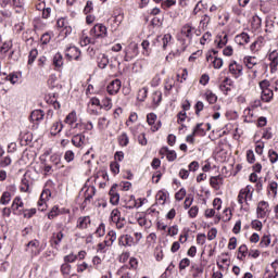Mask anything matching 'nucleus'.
Wrapping results in <instances>:
<instances>
[{
	"instance_id": "4c0bfd02",
	"label": "nucleus",
	"mask_w": 278,
	"mask_h": 278,
	"mask_svg": "<svg viewBox=\"0 0 278 278\" xmlns=\"http://www.w3.org/2000/svg\"><path fill=\"white\" fill-rule=\"evenodd\" d=\"M10 164H12V157H10V155L4 156L0 161V168H8Z\"/></svg>"
},
{
	"instance_id": "2eb2a0df",
	"label": "nucleus",
	"mask_w": 278,
	"mask_h": 278,
	"mask_svg": "<svg viewBox=\"0 0 278 278\" xmlns=\"http://www.w3.org/2000/svg\"><path fill=\"white\" fill-rule=\"evenodd\" d=\"M45 118V111L42 110H35L30 113V122L31 123H40Z\"/></svg>"
},
{
	"instance_id": "20e7f679",
	"label": "nucleus",
	"mask_w": 278,
	"mask_h": 278,
	"mask_svg": "<svg viewBox=\"0 0 278 278\" xmlns=\"http://www.w3.org/2000/svg\"><path fill=\"white\" fill-rule=\"evenodd\" d=\"M79 55H81V50L75 46H70L65 49V58L70 62L73 60L77 62L79 60Z\"/></svg>"
},
{
	"instance_id": "c9c22d12",
	"label": "nucleus",
	"mask_w": 278,
	"mask_h": 278,
	"mask_svg": "<svg viewBox=\"0 0 278 278\" xmlns=\"http://www.w3.org/2000/svg\"><path fill=\"white\" fill-rule=\"evenodd\" d=\"M156 201L157 203H160L161 205H164V203H166V192L160 190L156 193Z\"/></svg>"
},
{
	"instance_id": "a878e982",
	"label": "nucleus",
	"mask_w": 278,
	"mask_h": 278,
	"mask_svg": "<svg viewBox=\"0 0 278 278\" xmlns=\"http://www.w3.org/2000/svg\"><path fill=\"white\" fill-rule=\"evenodd\" d=\"M256 58L255 56H244L243 62L247 66V68L251 70L253 68V66L257 65V61H255Z\"/></svg>"
},
{
	"instance_id": "c756f323",
	"label": "nucleus",
	"mask_w": 278,
	"mask_h": 278,
	"mask_svg": "<svg viewBox=\"0 0 278 278\" xmlns=\"http://www.w3.org/2000/svg\"><path fill=\"white\" fill-rule=\"evenodd\" d=\"M163 151H165L168 162H175L177 160V152H175L174 150H168V148H164Z\"/></svg>"
},
{
	"instance_id": "6e6552de",
	"label": "nucleus",
	"mask_w": 278,
	"mask_h": 278,
	"mask_svg": "<svg viewBox=\"0 0 278 278\" xmlns=\"http://www.w3.org/2000/svg\"><path fill=\"white\" fill-rule=\"evenodd\" d=\"M90 36H93V38H103V36H105V25L96 24L90 29Z\"/></svg>"
},
{
	"instance_id": "f3484780",
	"label": "nucleus",
	"mask_w": 278,
	"mask_h": 278,
	"mask_svg": "<svg viewBox=\"0 0 278 278\" xmlns=\"http://www.w3.org/2000/svg\"><path fill=\"white\" fill-rule=\"evenodd\" d=\"M118 242L122 247H132L134 237L129 235H123L122 237H119Z\"/></svg>"
},
{
	"instance_id": "6e6d98bb",
	"label": "nucleus",
	"mask_w": 278,
	"mask_h": 278,
	"mask_svg": "<svg viewBox=\"0 0 278 278\" xmlns=\"http://www.w3.org/2000/svg\"><path fill=\"white\" fill-rule=\"evenodd\" d=\"M62 275H71V264L65 263L61 265Z\"/></svg>"
},
{
	"instance_id": "774afa93",
	"label": "nucleus",
	"mask_w": 278,
	"mask_h": 278,
	"mask_svg": "<svg viewBox=\"0 0 278 278\" xmlns=\"http://www.w3.org/2000/svg\"><path fill=\"white\" fill-rule=\"evenodd\" d=\"M197 242H198V244L203 247V244H205V233L198 235L197 236Z\"/></svg>"
},
{
	"instance_id": "69168bd1",
	"label": "nucleus",
	"mask_w": 278,
	"mask_h": 278,
	"mask_svg": "<svg viewBox=\"0 0 278 278\" xmlns=\"http://www.w3.org/2000/svg\"><path fill=\"white\" fill-rule=\"evenodd\" d=\"M190 218H197V215L199 214V206H192L188 212Z\"/></svg>"
},
{
	"instance_id": "09e8293b",
	"label": "nucleus",
	"mask_w": 278,
	"mask_h": 278,
	"mask_svg": "<svg viewBox=\"0 0 278 278\" xmlns=\"http://www.w3.org/2000/svg\"><path fill=\"white\" fill-rule=\"evenodd\" d=\"M92 10H94V5H93V3H92V1H87L86 2V5H85V8H84V14H90V12H92Z\"/></svg>"
},
{
	"instance_id": "4d7b16f0",
	"label": "nucleus",
	"mask_w": 278,
	"mask_h": 278,
	"mask_svg": "<svg viewBox=\"0 0 278 278\" xmlns=\"http://www.w3.org/2000/svg\"><path fill=\"white\" fill-rule=\"evenodd\" d=\"M260 88L262 91L270 90V81L268 79H264L260 83Z\"/></svg>"
},
{
	"instance_id": "864d4df0",
	"label": "nucleus",
	"mask_w": 278,
	"mask_h": 278,
	"mask_svg": "<svg viewBox=\"0 0 278 278\" xmlns=\"http://www.w3.org/2000/svg\"><path fill=\"white\" fill-rule=\"evenodd\" d=\"M172 39H173V36L170 34H166L163 36L162 38L163 49H166L168 47V42H170Z\"/></svg>"
},
{
	"instance_id": "ddd939ff",
	"label": "nucleus",
	"mask_w": 278,
	"mask_h": 278,
	"mask_svg": "<svg viewBox=\"0 0 278 278\" xmlns=\"http://www.w3.org/2000/svg\"><path fill=\"white\" fill-rule=\"evenodd\" d=\"M109 197L111 205H118V202L121 201V194H118V191H116V185L111 188Z\"/></svg>"
},
{
	"instance_id": "473e14b6",
	"label": "nucleus",
	"mask_w": 278,
	"mask_h": 278,
	"mask_svg": "<svg viewBox=\"0 0 278 278\" xmlns=\"http://www.w3.org/2000/svg\"><path fill=\"white\" fill-rule=\"evenodd\" d=\"M20 214H23L24 218H31L34 215H36V208L20 210Z\"/></svg>"
},
{
	"instance_id": "58836bf2",
	"label": "nucleus",
	"mask_w": 278,
	"mask_h": 278,
	"mask_svg": "<svg viewBox=\"0 0 278 278\" xmlns=\"http://www.w3.org/2000/svg\"><path fill=\"white\" fill-rule=\"evenodd\" d=\"M177 4V0H165L162 2L161 8L163 10H168V8H173V5Z\"/></svg>"
},
{
	"instance_id": "4be33fe9",
	"label": "nucleus",
	"mask_w": 278,
	"mask_h": 278,
	"mask_svg": "<svg viewBox=\"0 0 278 278\" xmlns=\"http://www.w3.org/2000/svg\"><path fill=\"white\" fill-rule=\"evenodd\" d=\"M88 225H90V216L79 217L77 220L78 229H88Z\"/></svg>"
},
{
	"instance_id": "423d86ee",
	"label": "nucleus",
	"mask_w": 278,
	"mask_h": 278,
	"mask_svg": "<svg viewBox=\"0 0 278 278\" xmlns=\"http://www.w3.org/2000/svg\"><path fill=\"white\" fill-rule=\"evenodd\" d=\"M228 68H229V73H231V75H233V77L236 79H238V77H242L243 73V67L241 64H238V62L236 61H232L229 65H228Z\"/></svg>"
},
{
	"instance_id": "aec40b11",
	"label": "nucleus",
	"mask_w": 278,
	"mask_h": 278,
	"mask_svg": "<svg viewBox=\"0 0 278 278\" xmlns=\"http://www.w3.org/2000/svg\"><path fill=\"white\" fill-rule=\"evenodd\" d=\"M274 94L273 89H265L262 91L261 101H263V103H270Z\"/></svg>"
},
{
	"instance_id": "7c9ffc66",
	"label": "nucleus",
	"mask_w": 278,
	"mask_h": 278,
	"mask_svg": "<svg viewBox=\"0 0 278 278\" xmlns=\"http://www.w3.org/2000/svg\"><path fill=\"white\" fill-rule=\"evenodd\" d=\"M36 58H38V49L35 48L29 51L27 64L31 66L36 62Z\"/></svg>"
},
{
	"instance_id": "680f3d73",
	"label": "nucleus",
	"mask_w": 278,
	"mask_h": 278,
	"mask_svg": "<svg viewBox=\"0 0 278 278\" xmlns=\"http://www.w3.org/2000/svg\"><path fill=\"white\" fill-rule=\"evenodd\" d=\"M217 233H218V230L216 228H212L207 232V240H210V241L215 240Z\"/></svg>"
},
{
	"instance_id": "2f4dec72",
	"label": "nucleus",
	"mask_w": 278,
	"mask_h": 278,
	"mask_svg": "<svg viewBox=\"0 0 278 278\" xmlns=\"http://www.w3.org/2000/svg\"><path fill=\"white\" fill-rule=\"evenodd\" d=\"M267 247H270V236L269 235H264L261 238L260 248L261 249H266Z\"/></svg>"
},
{
	"instance_id": "bb28decb",
	"label": "nucleus",
	"mask_w": 278,
	"mask_h": 278,
	"mask_svg": "<svg viewBox=\"0 0 278 278\" xmlns=\"http://www.w3.org/2000/svg\"><path fill=\"white\" fill-rule=\"evenodd\" d=\"M181 34L189 40H192V26L190 24L185 25L181 29Z\"/></svg>"
},
{
	"instance_id": "13d9d810",
	"label": "nucleus",
	"mask_w": 278,
	"mask_h": 278,
	"mask_svg": "<svg viewBox=\"0 0 278 278\" xmlns=\"http://www.w3.org/2000/svg\"><path fill=\"white\" fill-rule=\"evenodd\" d=\"M110 168L114 175H118L121 173V165L116 162L111 163Z\"/></svg>"
},
{
	"instance_id": "a211bd4d",
	"label": "nucleus",
	"mask_w": 278,
	"mask_h": 278,
	"mask_svg": "<svg viewBox=\"0 0 278 278\" xmlns=\"http://www.w3.org/2000/svg\"><path fill=\"white\" fill-rule=\"evenodd\" d=\"M23 73L18 72H13L11 74H9L8 76L5 75V73L2 75V77H4V79L7 81H10L11 84H18V77H22Z\"/></svg>"
},
{
	"instance_id": "79ce46f5",
	"label": "nucleus",
	"mask_w": 278,
	"mask_h": 278,
	"mask_svg": "<svg viewBox=\"0 0 278 278\" xmlns=\"http://www.w3.org/2000/svg\"><path fill=\"white\" fill-rule=\"evenodd\" d=\"M96 236H98V238H103V236H105V224L101 223L99 225L96 230Z\"/></svg>"
},
{
	"instance_id": "bf43d9fd",
	"label": "nucleus",
	"mask_w": 278,
	"mask_h": 278,
	"mask_svg": "<svg viewBox=\"0 0 278 278\" xmlns=\"http://www.w3.org/2000/svg\"><path fill=\"white\" fill-rule=\"evenodd\" d=\"M247 160H248L249 164L255 163V153H253V150L247 151Z\"/></svg>"
},
{
	"instance_id": "5701e85b",
	"label": "nucleus",
	"mask_w": 278,
	"mask_h": 278,
	"mask_svg": "<svg viewBox=\"0 0 278 278\" xmlns=\"http://www.w3.org/2000/svg\"><path fill=\"white\" fill-rule=\"evenodd\" d=\"M62 129H64V124H62V122H56L52 124L50 128V134L51 136H58V134H60Z\"/></svg>"
},
{
	"instance_id": "8fccbe9b",
	"label": "nucleus",
	"mask_w": 278,
	"mask_h": 278,
	"mask_svg": "<svg viewBox=\"0 0 278 278\" xmlns=\"http://www.w3.org/2000/svg\"><path fill=\"white\" fill-rule=\"evenodd\" d=\"M251 227H252V229H255V231H262L263 225H262L261 220L254 219L251 223Z\"/></svg>"
},
{
	"instance_id": "39448f33",
	"label": "nucleus",
	"mask_w": 278,
	"mask_h": 278,
	"mask_svg": "<svg viewBox=\"0 0 278 278\" xmlns=\"http://www.w3.org/2000/svg\"><path fill=\"white\" fill-rule=\"evenodd\" d=\"M51 199V190L43 189L40 194V200L38 201L39 212H45L47 210V201Z\"/></svg>"
},
{
	"instance_id": "cd10ccee",
	"label": "nucleus",
	"mask_w": 278,
	"mask_h": 278,
	"mask_svg": "<svg viewBox=\"0 0 278 278\" xmlns=\"http://www.w3.org/2000/svg\"><path fill=\"white\" fill-rule=\"evenodd\" d=\"M205 99H206L207 103H210V105H214V103H216V101H218V97L212 91H206Z\"/></svg>"
},
{
	"instance_id": "f704fd0d",
	"label": "nucleus",
	"mask_w": 278,
	"mask_h": 278,
	"mask_svg": "<svg viewBox=\"0 0 278 278\" xmlns=\"http://www.w3.org/2000/svg\"><path fill=\"white\" fill-rule=\"evenodd\" d=\"M192 132L195 136H205V129H203V124H197Z\"/></svg>"
},
{
	"instance_id": "dca6fc26",
	"label": "nucleus",
	"mask_w": 278,
	"mask_h": 278,
	"mask_svg": "<svg viewBox=\"0 0 278 278\" xmlns=\"http://www.w3.org/2000/svg\"><path fill=\"white\" fill-rule=\"evenodd\" d=\"M52 64H53L54 68H62V66H64V56H62V53L56 52L53 55Z\"/></svg>"
},
{
	"instance_id": "393cba45",
	"label": "nucleus",
	"mask_w": 278,
	"mask_h": 278,
	"mask_svg": "<svg viewBox=\"0 0 278 278\" xmlns=\"http://www.w3.org/2000/svg\"><path fill=\"white\" fill-rule=\"evenodd\" d=\"M105 239H106L105 247H112L114 242H116V231L114 230L109 231Z\"/></svg>"
},
{
	"instance_id": "338daca9",
	"label": "nucleus",
	"mask_w": 278,
	"mask_h": 278,
	"mask_svg": "<svg viewBox=\"0 0 278 278\" xmlns=\"http://www.w3.org/2000/svg\"><path fill=\"white\" fill-rule=\"evenodd\" d=\"M49 42H51V35H49V33H45L41 36V43L42 45H49Z\"/></svg>"
},
{
	"instance_id": "de8ad7c7",
	"label": "nucleus",
	"mask_w": 278,
	"mask_h": 278,
	"mask_svg": "<svg viewBox=\"0 0 278 278\" xmlns=\"http://www.w3.org/2000/svg\"><path fill=\"white\" fill-rule=\"evenodd\" d=\"M117 275H119L122 278H131V275L127 270V267H122L117 270Z\"/></svg>"
},
{
	"instance_id": "5fc2aeb1",
	"label": "nucleus",
	"mask_w": 278,
	"mask_h": 278,
	"mask_svg": "<svg viewBox=\"0 0 278 278\" xmlns=\"http://www.w3.org/2000/svg\"><path fill=\"white\" fill-rule=\"evenodd\" d=\"M228 42V36L225 35L224 37H219V40L217 42V49H223Z\"/></svg>"
},
{
	"instance_id": "f257e3e1",
	"label": "nucleus",
	"mask_w": 278,
	"mask_h": 278,
	"mask_svg": "<svg viewBox=\"0 0 278 278\" xmlns=\"http://www.w3.org/2000/svg\"><path fill=\"white\" fill-rule=\"evenodd\" d=\"M83 193V197H85L84 202L80 204V210H86L88 207L90 200L94 194H97V188L94 186L88 185V182L85 184V186L81 188L79 194Z\"/></svg>"
},
{
	"instance_id": "052dcab7",
	"label": "nucleus",
	"mask_w": 278,
	"mask_h": 278,
	"mask_svg": "<svg viewBox=\"0 0 278 278\" xmlns=\"http://www.w3.org/2000/svg\"><path fill=\"white\" fill-rule=\"evenodd\" d=\"M255 153L262 155L264 153V142L257 141L255 146Z\"/></svg>"
},
{
	"instance_id": "a18cd8bd",
	"label": "nucleus",
	"mask_w": 278,
	"mask_h": 278,
	"mask_svg": "<svg viewBox=\"0 0 278 278\" xmlns=\"http://www.w3.org/2000/svg\"><path fill=\"white\" fill-rule=\"evenodd\" d=\"M213 68L219 70L223 68V59L215 56L214 60L212 61Z\"/></svg>"
},
{
	"instance_id": "9b49d317",
	"label": "nucleus",
	"mask_w": 278,
	"mask_h": 278,
	"mask_svg": "<svg viewBox=\"0 0 278 278\" xmlns=\"http://www.w3.org/2000/svg\"><path fill=\"white\" fill-rule=\"evenodd\" d=\"M231 86H233V80H231L229 77H226L219 85V90L224 94H229V92H231Z\"/></svg>"
},
{
	"instance_id": "e2e57ef3",
	"label": "nucleus",
	"mask_w": 278,
	"mask_h": 278,
	"mask_svg": "<svg viewBox=\"0 0 278 278\" xmlns=\"http://www.w3.org/2000/svg\"><path fill=\"white\" fill-rule=\"evenodd\" d=\"M147 121L149 125H155V121H157V115L154 113H150L147 115Z\"/></svg>"
},
{
	"instance_id": "f03ea898",
	"label": "nucleus",
	"mask_w": 278,
	"mask_h": 278,
	"mask_svg": "<svg viewBox=\"0 0 278 278\" xmlns=\"http://www.w3.org/2000/svg\"><path fill=\"white\" fill-rule=\"evenodd\" d=\"M249 201H253V191H251V186H247L241 189L238 194V203L239 205H249Z\"/></svg>"
},
{
	"instance_id": "603ef678",
	"label": "nucleus",
	"mask_w": 278,
	"mask_h": 278,
	"mask_svg": "<svg viewBox=\"0 0 278 278\" xmlns=\"http://www.w3.org/2000/svg\"><path fill=\"white\" fill-rule=\"evenodd\" d=\"M72 143L74 144V147H83L81 146V135L77 134L76 136H74L72 138Z\"/></svg>"
},
{
	"instance_id": "49530a36",
	"label": "nucleus",
	"mask_w": 278,
	"mask_h": 278,
	"mask_svg": "<svg viewBox=\"0 0 278 278\" xmlns=\"http://www.w3.org/2000/svg\"><path fill=\"white\" fill-rule=\"evenodd\" d=\"M188 266H190V258L186 257V258H182L179 262V269L180 270H186L188 268Z\"/></svg>"
},
{
	"instance_id": "0e129e2a",
	"label": "nucleus",
	"mask_w": 278,
	"mask_h": 278,
	"mask_svg": "<svg viewBox=\"0 0 278 278\" xmlns=\"http://www.w3.org/2000/svg\"><path fill=\"white\" fill-rule=\"evenodd\" d=\"M64 160L66 162H73V160H75V153L71 150L66 151L64 154Z\"/></svg>"
},
{
	"instance_id": "0eeeda50",
	"label": "nucleus",
	"mask_w": 278,
	"mask_h": 278,
	"mask_svg": "<svg viewBox=\"0 0 278 278\" xmlns=\"http://www.w3.org/2000/svg\"><path fill=\"white\" fill-rule=\"evenodd\" d=\"M65 123L70 125L71 129H77L81 127V124L77 123V112L72 111L66 117Z\"/></svg>"
},
{
	"instance_id": "b1692460",
	"label": "nucleus",
	"mask_w": 278,
	"mask_h": 278,
	"mask_svg": "<svg viewBox=\"0 0 278 278\" xmlns=\"http://www.w3.org/2000/svg\"><path fill=\"white\" fill-rule=\"evenodd\" d=\"M45 101L48 105H60V102L58 101V94L55 93L46 94Z\"/></svg>"
},
{
	"instance_id": "e433bc0d",
	"label": "nucleus",
	"mask_w": 278,
	"mask_h": 278,
	"mask_svg": "<svg viewBox=\"0 0 278 278\" xmlns=\"http://www.w3.org/2000/svg\"><path fill=\"white\" fill-rule=\"evenodd\" d=\"M55 216H60V207L59 206H53L51 211L48 213V218L50 220H53Z\"/></svg>"
},
{
	"instance_id": "f8f14e48",
	"label": "nucleus",
	"mask_w": 278,
	"mask_h": 278,
	"mask_svg": "<svg viewBox=\"0 0 278 278\" xmlns=\"http://www.w3.org/2000/svg\"><path fill=\"white\" fill-rule=\"evenodd\" d=\"M33 140H34V135L31 132L27 131V132L20 134V142L22 147H27L28 144H31Z\"/></svg>"
},
{
	"instance_id": "37998d69",
	"label": "nucleus",
	"mask_w": 278,
	"mask_h": 278,
	"mask_svg": "<svg viewBox=\"0 0 278 278\" xmlns=\"http://www.w3.org/2000/svg\"><path fill=\"white\" fill-rule=\"evenodd\" d=\"M118 140L121 147H127L129 144V137L125 132L119 136Z\"/></svg>"
},
{
	"instance_id": "9d476101",
	"label": "nucleus",
	"mask_w": 278,
	"mask_h": 278,
	"mask_svg": "<svg viewBox=\"0 0 278 278\" xmlns=\"http://www.w3.org/2000/svg\"><path fill=\"white\" fill-rule=\"evenodd\" d=\"M118 90H121V79L118 78L112 80L106 87L109 94H116Z\"/></svg>"
},
{
	"instance_id": "4468645a",
	"label": "nucleus",
	"mask_w": 278,
	"mask_h": 278,
	"mask_svg": "<svg viewBox=\"0 0 278 278\" xmlns=\"http://www.w3.org/2000/svg\"><path fill=\"white\" fill-rule=\"evenodd\" d=\"M268 60H269V66L271 72L273 71H277V66H278V52L277 50H274L273 52H270L268 54Z\"/></svg>"
},
{
	"instance_id": "412c9836",
	"label": "nucleus",
	"mask_w": 278,
	"mask_h": 278,
	"mask_svg": "<svg viewBox=\"0 0 278 278\" xmlns=\"http://www.w3.org/2000/svg\"><path fill=\"white\" fill-rule=\"evenodd\" d=\"M188 110H190V105H184L182 110L177 114L178 125H181V123H185L186 119L188 118V114L186 113L188 112Z\"/></svg>"
},
{
	"instance_id": "1a4fd4ad",
	"label": "nucleus",
	"mask_w": 278,
	"mask_h": 278,
	"mask_svg": "<svg viewBox=\"0 0 278 278\" xmlns=\"http://www.w3.org/2000/svg\"><path fill=\"white\" fill-rule=\"evenodd\" d=\"M64 239V232L59 231V232H54L52 233L51 238H50V244L53 249H58V247H60L62 240Z\"/></svg>"
},
{
	"instance_id": "3c124183",
	"label": "nucleus",
	"mask_w": 278,
	"mask_h": 278,
	"mask_svg": "<svg viewBox=\"0 0 278 278\" xmlns=\"http://www.w3.org/2000/svg\"><path fill=\"white\" fill-rule=\"evenodd\" d=\"M186 197V189L185 188H181L178 192H176L175 194V199L176 201H184Z\"/></svg>"
},
{
	"instance_id": "c85d7f7f",
	"label": "nucleus",
	"mask_w": 278,
	"mask_h": 278,
	"mask_svg": "<svg viewBox=\"0 0 278 278\" xmlns=\"http://www.w3.org/2000/svg\"><path fill=\"white\" fill-rule=\"evenodd\" d=\"M10 201H12V193H10L9 191H4L0 198L1 205H8Z\"/></svg>"
},
{
	"instance_id": "7ed1b4c3",
	"label": "nucleus",
	"mask_w": 278,
	"mask_h": 278,
	"mask_svg": "<svg viewBox=\"0 0 278 278\" xmlns=\"http://www.w3.org/2000/svg\"><path fill=\"white\" fill-rule=\"evenodd\" d=\"M124 62H131L135 58H138V54L140 53L138 50V43H129L125 49H124Z\"/></svg>"
},
{
	"instance_id": "72a5a7b5",
	"label": "nucleus",
	"mask_w": 278,
	"mask_h": 278,
	"mask_svg": "<svg viewBox=\"0 0 278 278\" xmlns=\"http://www.w3.org/2000/svg\"><path fill=\"white\" fill-rule=\"evenodd\" d=\"M12 47H13L12 40L4 41L2 43V46L0 47V53H8V51H10V49H12Z\"/></svg>"
},
{
	"instance_id": "6ab92c4d",
	"label": "nucleus",
	"mask_w": 278,
	"mask_h": 278,
	"mask_svg": "<svg viewBox=\"0 0 278 278\" xmlns=\"http://www.w3.org/2000/svg\"><path fill=\"white\" fill-rule=\"evenodd\" d=\"M210 184L214 190H220V186H223V176H213L210 179Z\"/></svg>"
},
{
	"instance_id": "ea45409f",
	"label": "nucleus",
	"mask_w": 278,
	"mask_h": 278,
	"mask_svg": "<svg viewBox=\"0 0 278 278\" xmlns=\"http://www.w3.org/2000/svg\"><path fill=\"white\" fill-rule=\"evenodd\" d=\"M268 157H269V162H271V164H277L278 153L275 150H269L268 151Z\"/></svg>"
},
{
	"instance_id": "c03bdc74",
	"label": "nucleus",
	"mask_w": 278,
	"mask_h": 278,
	"mask_svg": "<svg viewBox=\"0 0 278 278\" xmlns=\"http://www.w3.org/2000/svg\"><path fill=\"white\" fill-rule=\"evenodd\" d=\"M148 92H149V88L147 87H143L141 90H139L137 96L138 101H144V98L147 97Z\"/></svg>"
},
{
	"instance_id": "a19ab883",
	"label": "nucleus",
	"mask_w": 278,
	"mask_h": 278,
	"mask_svg": "<svg viewBox=\"0 0 278 278\" xmlns=\"http://www.w3.org/2000/svg\"><path fill=\"white\" fill-rule=\"evenodd\" d=\"M247 251H249V248L247 247V244H242L239 248L240 255H238L237 258L244 260V257H247Z\"/></svg>"
}]
</instances>
